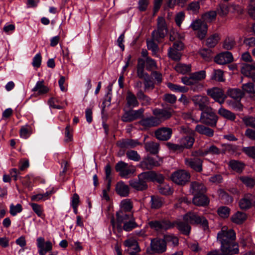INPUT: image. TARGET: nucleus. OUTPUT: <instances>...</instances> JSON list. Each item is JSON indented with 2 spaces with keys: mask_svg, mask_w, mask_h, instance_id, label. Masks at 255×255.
Returning <instances> with one entry per match:
<instances>
[{
  "mask_svg": "<svg viewBox=\"0 0 255 255\" xmlns=\"http://www.w3.org/2000/svg\"><path fill=\"white\" fill-rule=\"evenodd\" d=\"M117 172L122 178L128 179L134 174L136 171L135 167L129 165L123 161L118 162L115 166Z\"/></svg>",
  "mask_w": 255,
  "mask_h": 255,
  "instance_id": "nucleus-4",
  "label": "nucleus"
},
{
  "mask_svg": "<svg viewBox=\"0 0 255 255\" xmlns=\"http://www.w3.org/2000/svg\"><path fill=\"white\" fill-rule=\"evenodd\" d=\"M167 27L165 20L163 17H158L157 19V29L151 33L153 40L159 42L164 38L167 33Z\"/></svg>",
  "mask_w": 255,
  "mask_h": 255,
  "instance_id": "nucleus-3",
  "label": "nucleus"
},
{
  "mask_svg": "<svg viewBox=\"0 0 255 255\" xmlns=\"http://www.w3.org/2000/svg\"><path fill=\"white\" fill-rule=\"evenodd\" d=\"M30 206L32 208L34 212L37 215L38 217L43 218L45 216L43 214V210L42 206L34 203H31L29 204Z\"/></svg>",
  "mask_w": 255,
  "mask_h": 255,
  "instance_id": "nucleus-46",
  "label": "nucleus"
},
{
  "mask_svg": "<svg viewBox=\"0 0 255 255\" xmlns=\"http://www.w3.org/2000/svg\"><path fill=\"white\" fill-rule=\"evenodd\" d=\"M127 212L123 211H119L116 213L117 221L119 226L121 227L122 224L134 217L132 213H127Z\"/></svg>",
  "mask_w": 255,
  "mask_h": 255,
  "instance_id": "nucleus-26",
  "label": "nucleus"
},
{
  "mask_svg": "<svg viewBox=\"0 0 255 255\" xmlns=\"http://www.w3.org/2000/svg\"><path fill=\"white\" fill-rule=\"evenodd\" d=\"M239 179L248 188H252L255 185V179L251 176H242L239 177Z\"/></svg>",
  "mask_w": 255,
  "mask_h": 255,
  "instance_id": "nucleus-44",
  "label": "nucleus"
},
{
  "mask_svg": "<svg viewBox=\"0 0 255 255\" xmlns=\"http://www.w3.org/2000/svg\"><path fill=\"white\" fill-rule=\"evenodd\" d=\"M229 166L233 170L240 173L244 170L245 164L244 162L239 160H231L229 162Z\"/></svg>",
  "mask_w": 255,
  "mask_h": 255,
  "instance_id": "nucleus-29",
  "label": "nucleus"
},
{
  "mask_svg": "<svg viewBox=\"0 0 255 255\" xmlns=\"http://www.w3.org/2000/svg\"><path fill=\"white\" fill-rule=\"evenodd\" d=\"M193 203L197 206H204L208 204L209 200L205 194H197L193 198Z\"/></svg>",
  "mask_w": 255,
  "mask_h": 255,
  "instance_id": "nucleus-27",
  "label": "nucleus"
},
{
  "mask_svg": "<svg viewBox=\"0 0 255 255\" xmlns=\"http://www.w3.org/2000/svg\"><path fill=\"white\" fill-rule=\"evenodd\" d=\"M228 94L232 98L239 101L243 96V92L238 89H230L228 91Z\"/></svg>",
  "mask_w": 255,
  "mask_h": 255,
  "instance_id": "nucleus-45",
  "label": "nucleus"
},
{
  "mask_svg": "<svg viewBox=\"0 0 255 255\" xmlns=\"http://www.w3.org/2000/svg\"><path fill=\"white\" fill-rule=\"evenodd\" d=\"M36 245L39 255H45L52 250L53 245L49 241H45L44 238L40 237L36 240Z\"/></svg>",
  "mask_w": 255,
  "mask_h": 255,
  "instance_id": "nucleus-13",
  "label": "nucleus"
},
{
  "mask_svg": "<svg viewBox=\"0 0 255 255\" xmlns=\"http://www.w3.org/2000/svg\"><path fill=\"white\" fill-rule=\"evenodd\" d=\"M219 39V35L214 34L207 39L206 45L209 47H214L217 45Z\"/></svg>",
  "mask_w": 255,
  "mask_h": 255,
  "instance_id": "nucleus-49",
  "label": "nucleus"
},
{
  "mask_svg": "<svg viewBox=\"0 0 255 255\" xmlns=\"http://www.w3.org/2000/svg\"><path fill=\"white\" fill-rule=\"evenodd\" d=\"M217 120L218 117L211 108L203 111L201 114L200 121L205 125L215 127Z\"/></svg>",
  "mask_w": 255,
  "mask_h": 255,
  "instance_id": "nucleus-9",
  "label": "nucleus"
},
{
  "mask_svg": "<svg viewBox=\"0 0 255 255\" xmlns=\"http://www.w3.org/2000/svg\"><path fill=\"white\" fill-rule=\"evenodd\" d=\"M148 225L150 229L157 232L166 231L174 227V224L167 220H152Z\"/></svg>",
  "mask_w": 255,
  "mask_h": 255,
  "instance_id": "nucleus-10",
  "label": "nucleus"
},
{
  "mask_svg": "<svg viewBox=\"0 0 255 255\" xmlns=\"http://www.w3.org/2000/svg\"><path fill=\"white\" fill-rule=\"evenodd\" d=\"M194 31H197V36L200 39H204L207 33V24L201 18L193 20L189 26Z\"/></svg>",
  "mask_w": 255,
  "mask_h": 255,
  "instance_id": "nucleus-6",
  "label": "nucleus"
},
{
  "mask_svg": "<svg viewBox=\"0 0 255 255\" xmlns=\"http://www.w3.org/2000/svg\"><path fill=\"white\" fill-rule=\"evenodd\" d=\"M183 47L184 45L182 42H175L172 47H170L168 49V57L174 61L180 60L182 56L181 51L183 49Z\"/></svg>",
  "mask_w": 255,
  "mask_h": 255,
  "instance_id": "nucleus-12",
  "label": "nucleus"
},
{
  "mask_svg": "<svg viewBox=\"0 0 255 255\" xmlns=\"http://www.w3.org/2000/svg\"><path fill=\"white\" fill-rule=\"evenodd\" d=\"M212 78L218 81H224L225 79L223 76V72L221 70H214Z\"/></svg>",
  "mask_w": 255,
  "mask_h": 255,
  "instance_id": "nucleus-63",
  "label": "nucleus"
},
{
  "mask_svg": "<svg viewBox=\"0 0 255 255\" xmlns=\"http://www.w3.org/2000/svg\"><path fill=\"white\" fill-rule=\"evenodd\" d=\"M236 45L235 39L232 37L227 38L223 43V48L226 50H231Z\"/></svg>",
  "mask_w": 255,
  "mask_h": 255,
  "instance_id": "nucleus-55",
  "label": "nucleus"
},
{
  "mask_svg": "<svg viewBox=\"0 0 255 255\" xmlns=\"http://www.w3.org/2000/svg\"><path fill=\"white\" fill-rule=\"evenodd\" d=\"M190 191L194 196L197 195V194H205L206 192V188L202 183L194 181L190 184Z\"/></svg>",
  "mask_w": 255,
  "mask_h": 255,
  "instance_id": "nucleus-21",
  "label": "nucleus"
},
{
  "mask_svg": "<svg viewBox=\"0 0 255 255\" xmlns=\"http://www.w3.org/2000/svg\"><path fill=\"white\" fill-rule=\"evenodd\" d=\"M192 101L194 105L202 112L210 108L208 106L209 104L208 98L206 96H194L192 98Z\"/></svg>",
  "mask_w": 255,
  "mask_h": 255,
  "instance_id": "nucleus-17",
  "label": "nucleus"
},
{
  "mask_svg": "<svg viewBox=\"0 0 255 255\" xmlns=\"http://www.w3.org/2000/svg\"><path fill=\"white\" fill-rule=\"evenodd\" d=\"M127 157L131 160L138 161L140 159V156L137 151L134 150H128L127 152Z\"/></svg>",
  "mask_w": 255,
  "mask_h": 255,
  "instance_id": "nucleus-60",
  "label": "nucleus"
},
{
  "mask_svg": "<svg viewBox=\"0 0 255 255\" xmlns=\"http://www.w3.org/2000/svg\"><path fill=\"white\" fill-rule=\"evenodd\" d=\"M163 181L161 183L158 187V189L160 193L165 195H170L172 193V190L168 184H162Z\"/></svg>",
  "mask_w": 255,
  "mask_h": 255,
  "instance_id": "nucleus-52",
  "label": "nucleus"
},
{
  "mask_svg": "<svg viewBox=\"0 0 255 255\" xmlns=\"http://www.w3.org/2000/svg\"><path fill=\"white\" fill-rule=\"evenodd\" d=\"M218 113L223 117L231 121H234L236 119L235 114L224 108H220L218 111Z\"/></svg>",
  "mask_w": 255,
  "mask_h": 255,
  "instance_id": "nucleus-43",
  "label": "nucleus"
},
{
  "mask_svg": "<svg viewBox=\"0 0 255 255\" xmlns=\"http://www.w3.org/2000/svg\"><path fill=\"white\" fill-rule=\"evenodd\" d=\"M164 180L162 174L154 171L143 172L138 175V179H133L129 181V185L137 191L146 190L147 187V181H156L159 183Z\"/></svg>",
  "mask_w": 255,
  "mask_h": 255,
  "instance_id": "nucleus-1",
  "label": "nucleus"
},
{
  "mask_svg": "<svg viewBox=\"0 0 255 255\" xmlns=\"http://www.w3.org/2000/svg\"><path fill=\"white\" fill-rule=\"evenodd\" d=\"M172 134L171 128L167 127L160 128L155 131V137L160 140L166 141L170 138Z\"/></svg>",
  "mask_w": 255,
  "mask_h": 255,
  "instance_id": "nucleus-18",
  "label": "nucleus"
},
{
  "mask_svg": "<svg viewBox=\"0 0 255 255\" xmlns=\"http://www.w3.org/2000/svg\"><path fill=\"white\" fill-rule=\"evenodd\" d=\"M154 40H147V47L148 50H151L153 54L155 55L156 54L157 51H158V45L154 42Z\"/></svg>",
  "mask_w": 255,
  "mask_h": 255,
  "instance_id": "nucleus-62",
  "label": "nucleus"
},
{
  "mask_svg": "<svg viewBox=\"0 0 255 255\" xmlns=\"http://www.w3.org/2000/svg\"><path fill=\"white\" fill-rule=\"evenodd\" d=\"M242 151L250 157L255 159V146L244 147Z\"/></svg>",
  "mask_w": 255,
  "mask_h": 255,
  "instance_id": "nucleus-64",
  "label": "nucleus"
},
{
  "mask_svg": "<svg viewBox=\"0 0 255 255\" xmlns=\"http://www.w3.org/2000/svg\"><path fill=\"white\" fill-rule=\"evenodd\" d=\"M162 163V159L158 156L153 157L148 155L144 157L139 162L138 167L143 170H150L154 167L159 166Z\"/></svg>",
  "mask_w": 255,
  "mask_h": 255,
  "instance_id": "nucleus-7",
  "label": "nucleus"
},
{
  "mask_svg": "<svg viewBox=\"0 0 255 255\" xmlns=\"http://www.w3.org/2000/svg\"><path fill=\"white\" fill-rule=\"evenodd\" d=\"M230 210L226 206H222L218 208V214L222 218H228L230 215Z\"/></svg>",
  "mask_w": 255,
  "mask_h": 255,
  "instance_id": "nucleus-59",
  "label": "nucleus"
},
{
  "mask_svg": "<svg viewBox=\"0 0 255 255\" xmlns=\"http://www.w3.org/2000/svg\"><path fill=\"white\" fill-rule=\"evenodd\" d=\"M192 79L195 84V86L192 87L194 91L198 89H201L202 88V85L199 84V81L204 79L206 77V72L204 70H201L198 72L192 73L191 74Z\"/></svg>",
  "mask_w": 255,
  "mask_h": 255,
  "instance_id": "nucleus-20",
  "label": "nucleus"
},
{
  "mask_svg": "<svg viewBox=\"0 0 255 255\" xmlns=\"http://www.w3.org/2000/svg\"><path fill=\"white\" fill-rule=\"evenodd\" d=\"M124 245L126 247L133 250L135 252L140 251V248L137 241L133 239L130 238L126 240L124 242Z\"/></svg>",
  "mask_w": 255,
  "mask_h": 255,
  "instance_id": "nucleus-39",
  "label": "nucleus"
},
{
  "mask_svg": "<svg viewBox=\"0 0 255 255\" xmlns=\"http://www.w3.org/2000/svg\"><path fill=\"white\" fill-rule=\"evenodd\" d=\"M139 103L138 98L132 92L128 91L126 96V104L124 111L128 109H132L139 106Z\"/></svg>",
  "mask_w": 255,
  "mask_h": 255,
  "instance_id": "nucleus-15",
  "label": "nucleus"
},
{
  "mask_svg": "<svg viewBox=\"0 0 255 255\" xmlns=\"http://www.w3.org/2000/svg\"><path fill=\"white\" fill-rule=\"evenodd\" d=\"M146 69L151 71L157 69V65L154 60L149 57L146 58Z\"/></svg>",
  "mask_w": 255,
  "mask_h": 255,
  "instance_id": "nucleus-56",
  "label": "nucleus"
},
{
  "mask_svg": "<svg viewBox=\"0 0 255 255\" xmlns=\"http://www.w3.org/2000/svg\"><path fill=\"white\" fill-rule=\"evenodd\" d=\"M253 70H255L254 68H253V64H245L243 65L241 68V72L245 76L247 77H251L252 78V76L254 73H252V71Z\"/></svg>",
  "mask_w": 255,
  "mask_h": 255,
  "instance_id": "nucleus-47",
  "label": "nucleus"
},
{
  "mask_svg": "<svg viewBox=\"0 0 255 255\" xmlns=\"http://www.w3.org/2000/svg\"><path fill=\"white\" fill-rule=\"evenodd\" d=\"M161 123V121L155 117H150L146 118H143L140 121V125L146 127L150 128L157 126Z\"/></svg>",
  "mask_w": 255,
  "mask_h": 255,
  "instance_id": "nucleus-22",
  "label": "nucleus"
},
{
  "mask_svg": "<svg viewBox=\"0 0 255 255\" xmlns=\"http://www.w3.org/2000/svg\"><path fill=\"white\" fill-rule=\"evenodd\" d=\"M54 193L53 190L47 191L43 194H37L31 197V200L33 201L38 202L40 201H45L48 199L51 195Z\"/></svg>",
  "mask_w": 255,
  "mask_h": 255,
  "instance_id": "nucleus-34",
  "label": "nucleus"
},
{
  "mask_svg": "<svg viewBox=\"0 0 255 255\" xmlns=\"http://www.w3.org/2000/svg\"><path fill=\"white\" fill-rule=\"evenodd\" d=\"M174 226L183 234L188 235L190 232L191 227L187 223L182 221H177L173 223Z\"/></svg>",
  "mask_w": 255,
  "mask_h": 255,
  "instance_id": "nucleus-33",
  "label": "nucleus"
},
{
  "mask_svg": "<svg viewBox=\"0 0 255 255\" xmlns=\"http://www.w3.org/2000/svg\"><path fill=\"white\" fill-rule=\"evenodd\" d=\"M9 208V212L13 216H15L17 213H20L22 210V206L20 204H17L16 205L11 204Z\"/></svg>",
  "mask_w": 255,
  "mask_h": 255,
  "instance_id": "nucleus-61",
  "label": "nucleus"
},
{
  "mask_svg": "<svg viewBox=\"0 0 255 255\" xmlns=\"http://www.w3.org/2000/svg\"><path fill=\"white\" fill-rule=\"evenodd\" d=\"M246 219V215L243 212H237L231 217V220L234 223L241 224Z\"/></svg>",
  "mask_w": 255,
  "mask_h": 255,
  "instance_id": "nucleus-40",
  "label": "nucleus"
},
{
  "mask_svg": "<svg viewBox=\"0 0 255 255\" xmlns=\"http://www.w3.org/2000/svg\"><path fill=\"white\" fill-rule=\"evenodd\" d=\"M254 202V197L252 195H247L240 201V207L242 209H247L251 207Z\"/></svg>",
  "mask_w": 255,
  "mask_h": 255,
  "instance_id": "nucleus-30",
  "label": "nucleus"
},
{
  "mask_svg": "<svg viewBox=\"0 0 255 255\" xmlns=\"http://www.w3.org/2000/svg\"><path fill=\"white\" fill-rule=\"evenodd\" d=\"M120 206L121 211L124 212H130L133 208L132 203L129 199L123 200L121 202Z\"/></svg>",
  "mask_w": 255,
  "mask_h": 255,
  "instance_id": "nucleus-42",
  "label": "nucleus"
},
{
  "mask_svg": "<svg viewBox=\"0 0 255 255\" xmlns=\"http://www.w3.org/2000/svg\"><path fill=\"white\" fill-rule=\"evenodd\" d=\"M171 178L175 183L183 185L189 182L190 174L185 170H178L172 174Z\"/></svg>",
  "mask_w": 255,
  "mask_h": 255,
  "instance_id": "nucleus-11",
  "label": "nucleus"
},
{
  "mask_svg": "<svg viewBox=\"0 0 255 255\" xmlns=\"http://www.w3.org/2000/svg\"><path fill=\"white\" fill-rule=\"evenodd\" d=\"M202 57L206 61H209L212 57V51L208 48H203L199 51Z\"/></svg>",
  "mask_w": 255,
  "mask_h": 255,
  "instance_id": "nucleus-53",
  "label": "nucleus"
},
{
  "mask_svg": "<svg viewBox=\"0 0 255 255\" xmlns=\"http://www.w3.org/2000/svg\"><path fill=\"white\" fill-rule=\"evenodd\" d=\"M233 61V55L229 51L221 53L215 57V61L220 65L229 63L232 62Z\"/></svg>",
  "mask_w": 255,
  "mask_h": 255,
  "instance_id": "nucleus-19",
  "label": "nucleus"
},
{
  "mask_svg": "<svg viewBox=\"0 0 255 255\" xmlns=\"http://www.w3.org/2000/svg\"><path fill=\"white\" fill-rule=\"evenodd\" d=\"M138 227L137 224L135 222L134 217L123 223V229L126 232H129Z\"/></svg>",
  "mask_w": 255,
  "mask_h": 255,
  "instance_id": "nucleus-41",
  "label": "nucleus"
},
{
  "mask_svg": "<svg viewBox=\"0 0 255 255\" xmlns=\"http://www.w3.org/2000/svg\"><path fill=\"white\" fill-rule=\"evenodd\" d=\"M153 114L156 118L161 121L169 119L172 115L171 110L165 109H155L152 111Z\"/></svg>",
  "mask_w": 255,
  "mask_h": 255,
  "instance_id": "nucleus-24",
  "label": "nucleus"
},
{
  "mask_svg": "<svg viewBox=\"0 0 255 255\" xmlns=\"http://www.w3.org/2000/svg\"><path fill=\"white\" fill-rule=\"evenodd\" d=\"M33 92H37L38 95H41L46 94L49 91V89L44 85V81H38L36 82L35 86L32 89Z\"/></svg>",
  "mask_w": 255,
  "mask_h": 255,
  "instance_id": "nucleus-31",
  "label": "nucleus"
},
{
  "mask_svg": "<svg viewBox=\"0 0 255 255\" xmlns=\"http://www.w3.org/2000/svg\"><path fill=\"white\" fill-rule=\"evenodd\" d=\"M136 95L142 106H147L151 104V99L145 95L142 90L137 91Z\"/></svg>",
  "mask_w": 255,
  "mask_h": 255,
  "instance_id": "nucleus-32",
  "label": "nucleus"
},
{
  "mask_svg": "<svg viewBox=\"0 0 255 255\" xmlns=\"http://www.w3.org/2000/svg\"><path fill=\"white\" fill-rule=\"evenodd\" d=\"M166 250V243L165 239L155 238L151 240L150 248L146 250L148 254H162Z\"/></svg>",
  "mask_w": 255,
  "mask_h": 255,
  "instance_id": "nucleus-5",
  "label": "nucleus"
},
{
  "mask_svg": "<svg viewBox=\"0 0 255 255\" xmlns=\"http://www.w3.org/2000/svg\"><path fill=\"white\" fill-rule=\"evenodd\" d=\"M144 147L147 151L155 154L158 152L159 145L157 142L151 141L146 142Z\"/></svg>",
  "mask_w": 255,
  "mask_h": 255,
  "instance_id": "nucleus-35",
  "label": "nucleus"
},
{
  "mask_svg": "<svg viewBox=\"0 0 255 255\" xmlns=\"http://www.w3.org/2000/svg\"><path fill=\"white\" fill-rule=\"evenodd\" d=\"M195 131L201 134H204L208 137H212L214 133L213 129L202 125H197L195 127Z\"/></svg>",
  "mask_w": 255,
  "mask_h": 255,
  "instance_id": "nucleus-28",
  "label": "nucleus"
},
{
  "mask_svg": "<svg viewBox=\"0 0 255 255\" xmlns=\"http://www.w3.org/2000/svg\"><path fill=\"white\" fill-rule=\"evenodd\" d=\"M167 87L172 91L181 93H186L188 91V88L185 86L174 84L171 83L167 84Z\"/></svg>",
  "mask_w": 255,
  "mask_h": 255,
  "instance_id": "nucleus-48",
  "label": "nucleus"
},
{
  "mask_svg": "<svg viewBox=\"0 0 255 255\" xmlns=\"http://www.w3.org/2000/svg\"><path fill=\"white\" fill-rule=\"evenodd\" d=\"M175 69L179 73L185 74L191 71V65L179 63L175 66Z\"/></svg>",
  "mask_w": 255,
  "mask_h": 255,
  "instance_id": "nucleus-38",
  "label": "nucleus"
},
{
  "mask_svg": "<svg viewBox=\"0 0 255 255\" xmlns=\"http://www.w3.org/2000/svg\"><path fill=\"white\" fill-rule=\"evenodd\" d=\"M243 121L246 126L255 128V117L246 116L243 118Z\"/></svg>",
  "mask_w": 255,
  "mask_h": 255,
  "instance_id": "nucleus-58",
  "label": "nucleus"
},
{
  "mask_svg": "<svg viewBox=\"0 0 255 255\" xmlns=\"http://www.w3.org/2000/svg\"><path fill=\"white\" fill-rule=\"evenodd\" d=\"M116 191L120 196L125 197L129 195V188L124 182L121 181L116 184Z\"/></svg>",
  "mask_w": 255,
  "mask_h": 255,
  "instance_id": "nucleus-23",
  "label": "nucleus"
},
{
  "mask_svg": "<svg viewBox=\"0 0 255 255\" xmlns=\"http://www.w3.org/2000/svg\"><path fill=\"white\" fill-rule=\"evenodd\" d=\"M232 253L221 247V251L219 250H213L208 252L207 255H233Z\"/></svg>",
  "mask_w": 255,
  "mask_h": 255,
  "instance_id": "nucleus-57",
  "label": "nucleus"
},
{
  "mask_svg": "<svg viewBox=\"0 0 255 255\" xmlns=\"http://www.w3.org/2000/svg\"><path fill=\"white\" fill-rule=\"evenodd\" d=\"M235 239L236 233L232 229L227 230L225 227H224L217 235V240L220 242L221 247L232 253V255L237 254L239 252L238 248L233 249H232L231 248L233 242Z\"/></svg>",
  "mask_w": 255,
  "mask_h": 255,
  "instance_id": "nucleus-2",
  "label": "nucleus"
},
{
  "mask_svg": "<svg viewBox=\"0 0 255 255\" xmlns=\"http://www.w3.org/2000/svg\"><path fill=\"white\" fill-rule=\"evenodd\" d=\"M139 144L137 140L123 139L117 142V145L122 148H134Z\"/></svg>",
  "mask_w": 255,
  "mask_h": 255,
  "instance_id": "nucleus-25",
  "label": "nucleus"
},
{
  "mask_svg": "<svg viewBox=\"0 0 255 255\" xmlns=\"http://www.w3.org/2000/svg\"><path fill=\"white\" fill-rule=\"evenodd\" d=\"M216 12L215 11H211L203 14L202 19L206 23L211 22L216 16Z\"/></svg>",
  "mask_w": 255,
  "mask_h": 255,
  "instance_id": "nucleus-54",
  "label": "nucleus"
},
{
  "mask_svg": "<svg viewBox=\"0 0 255 255\" xmlns=\"http://www.w3.org/2000/svg\"><path fill=\"white\" fill-rule=\"evenodd\" d=\"M206 155L212 154L213 155H218L220 154H224L226 152V149H220L214 145H211L205 149Z\"/></svg>",
  "mask_w": 255,
  "mask_h": 255,
  "instance_id": "nucleus-37",
  "label": "nucleus"
},
{
  "mask_svg": "<svg viewBox=\"0 0 255 255\" xmlns=\"http://www.w3.org/2000/svg\"><path fill=\"white\" fill-rule=\"evenodd\" d=\"M183 219L185 222L191 224H200L204 230L208 229V223L207 219L195 213H188L184 216Z\"/></svg>",
  "mask_w": 255,
  "mask_h": 255,
  "instance_id": "nucleus-8",
  "label": "nucleus"
},
{
  "mask_svg": "<svg viewBox=\"0 0 255 255\" xmlns=\"http://www.w3.org/2000/svg\"><path fill=\"white\" fill-rule=\"evenodd\" d=\"M195 139L194 137L190 136H186L182 137L179 140L182 149L184 148H190L192 146Z\"/></svg>",
  "mask_w": 255,
  "mask_h": 255,
  "instance_id": "nucleus-36",
  "label": "nucleus"
},
{
  "mask_svg": "<svg viewBox=\"0 0 255 255\" xmlns=\"http://www.w3.org/2000/svg\"><path fill=\"white\" fill-rule=\"evenodd\" d=\"M207 94L215 101L219 103L220 104L224 102L226 96L222 89L214 87L207 90Z\"/></svg>",
  "mask_w": 255,
  "mask_h": 255,
  "instance_id": "nucleus-16",
  "label": "nucleus"
},
{
  "mask_svg": "<svg viewBox=\"0 0 255 255\" xmlns=\"http://www.w3.org/2000/svg\"><path fill=\"white\" fill-rule=\"evenodd\" d=\"M184 163L186 166L197 172H201L203 170V161L199 157L186 158Z\"/></svg>",
  "mask_w": 255,
  "mask_h": 255,
  "instance_id": "nucleus-14",
  "label": "nucleus"
},
{
  "mask_svg": "<svg viewBox=\"0 0 255 255\" xmlns=\"http://www.w3.org/2000/svg\"><path fill=\"white\" fill-rule=\"evenodd\" d=\"M144 80V89L145 92L149 90H152L154 88V82L151 79V78L149 75L147 77L143 79Z\"/></svg>",
  "mask_w": 255,
  "mask_h": 255,
  "instance_id": "nucleus-50",
  "label": "nucleus"
},
{
  "mask_svg": "<svg viewBox=\"0 0 255 255\" xmlns=\"http://www.w3.org/2000/svg\"><path fill=\"white\" fill-rule=\"evenodd\" d=\"M151 206L152 208L158 209L163 205V201L161 198L156 196L151 197Z\"/></svg>",
  "mask_w": 255,
  "mask_h": 255,
  "instance_id": "nucleus-51",
  "label": "nucleus"
}]
</instances>
